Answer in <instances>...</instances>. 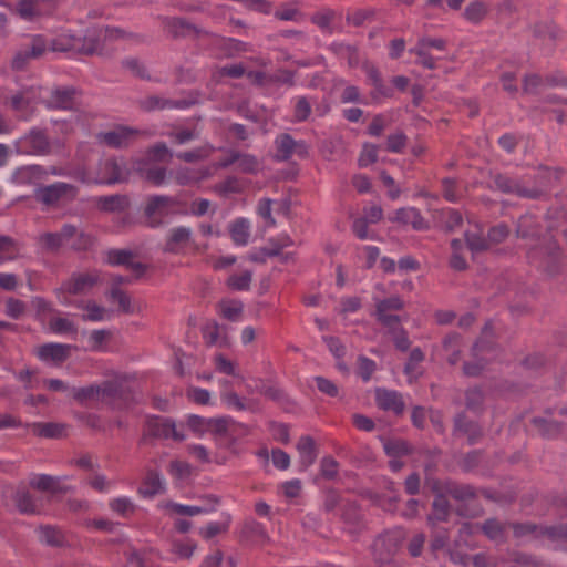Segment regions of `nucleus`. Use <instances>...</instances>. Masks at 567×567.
I'll list each match as a JSON object with an SVG mask.
<instances>
[{
    "mask_svg": "<svg viewBox=\"0 0 567 567\" xmlns=\"http://www.w3.org/2000/svg\"><path fill=\"white\" fill-rule=\"evenodd\" d=\"M526 259L530 266L550 277L559 275L564 266L561 248L551 236L544 237L532 246L526 252Z\"/></svg>",
    "mask_w": 567,
    "mask_h": 567,
    "instance_id": "1",
    "label": "nucleus"
},
{
    "mask_svg": "<svg viewBox=\"0 0 567 567\" xmlns=\"http://www.w3.org/2000/svg\"><path fill=\"white\" fill-rule=\"evenodd\" d=\"M403 539L400 529H386L379 534L371 545L374 563L380 566L390 564L401 548Z\"/></svg>",
    "mask_w": 567,
    "mask_h": 567,
    "instance_id": "2",
    "label": "nucleus"
},
{
    "mask_svg": "<svg viewBox=\"0 0 567 567\" xmlns=\"http://www.w3.org/2000/svg\"><path fill=\"white\" fill-rule=\"evenodd\" d=\"M148 439H172L176 442H183L185 440V434L176 430V423L173 419L151 414L145 417L140 443H143Z\"/></svg>",
    "mask_w": 567,
    "mask_h": 567,
    "instance_id": "3",
    "label": "nucleus"
},
{
    "mask_svg": "<svg viewBox=\"0 0 567 567\" xmlns=\"http://www.w3.org/2000/svg\"><path fill=\"white\" fill-rule=\"evenodd\" d=\"M79 189L76 186L64 183L55 182L51 185H38L34 189V199L47 206L55 207L62 199L69 202L74 200L78 196Z\"/></svg>",
    "mask_w": 567,
    "mask_h": 567,
    "instance_id": "4",
    "label": "nucleus"
},
{
    "mask_svg": "<svg viewBox=\"0 0 567 567\" xmlns=\"http://www.w3.org/2000/svg\"><path fill=\"white\" fill-rule=\"evenodd\" d=\"M493 185L489 188L520 198L539 199L544 193L538 188H527L520 179L503 173H491Z\"/></svg>",
    "mask_w": 567,
    "mask_h": 567,
    "instance_id": "5",
    "label": "nucleus"
},
{
    "mask_svg": "<svg viewBox=\"0 0 567 567\" xmlns=\"http://www.w3.org/2000/svg\"><path fill=\"white\" fill-rule=\"evenodd\" d=\"M130 169L123 158L110 157L97 164L95 184L114 185L128 181Z\"/></svg>",
    "mask_w": 567,
    "mask_h": 567,
    "instance_id": "6",
    "label": "nucleus"
},
{
    "mask_svg": "<svg viewBox=\"0 0 567 567\" xmlns=\"http://www.w3.org/2000/svg\"><path fill=\"white\" fill-rule=\"evenodd\" d=\"M51 142L47 128L32 127L17 143V151L25 155H49Z\"/></svg>",
    "mask_w": 567,
    "mask_h": 567,
    "instance_id": "7",
    "label": "nucleus"
},
{
    "mask_svg": "<svg viewBox=\"0 0 567 567\" xmlns=\"http://www.w3.org/2000/svg\"><path fill=\"white\" fill-rule=\"evenodd\" d=\"M179 200L167 195H152L147 198L143 209L147 226L157 228L163 225V217L167 216L169 208L177 206Z\"/></svg>",
    "mask_w": 567,
    "mask_h": 567,
    "instance_id": "8",
    "label": "nucleus"
},
{
    "mask_svg": "<svg viewBox=\"0 0 567 567\" xmlns=\"http://www.w3.org/2000/svg\"><path fill=\"white\" fill-rule=\"evenodd\" d=\"M100 281V277L96 272H73L70 278L62 281L60 288L55 289L58 297L62 295H86L89 293Z\"/></svg>",
    "mask_w": 567,
    "mask_h": 567,
    "instance_id": "9",
    "label": "nucleus"
},
{
    "mask_svg": "<svg viewBox=\"0 0 567 567\" xmlns=\"http://www.w3.org/2000/svg\"><path fill=\"white\" fill-rule=\"evenodd\" d=\"M452 435L465 436L468 445H475L484 439L485 433L477 421L470 419L465 411H460L453 417Z\"/></svg>",
    "mask_w": 567,
    "mask_h": 567,
    "instance_id": "10",
    "label": "nucleus"
},
{
    "mask_svg": "<svg viewBox=\"0 0 567 567\" xmlns=\"http://www.w3.org/2000/svg\"><path fill=\"white\" fill-rule=\"evenodd\" d=\"M159 19L164 30L174 40L186 38L189 33H194L195 38L214 35L212 32L198 28L183 17H159Z\"/></svg>",
    "mask_w": 567,
    "mask_h": 567,
    "instance_id": "11",
    "label": "nucleus"
},
{
    "mask_svg": "<svg viewBox=\"0 0 567 567\" xmlns=\"http://www.w3.org/2000/svg\"><path fill=\"white\" fill-rule=\"evenodd\" d=\"M79 90L74 86H58L54 87L50 97L44 102L49 110H63L73 111L75 109V97Z\"/></svg>",
    "mask_w": 567,
    "mask_h": 567,
    "instance_id": "12",
    "label": "nucleus"
},
{
    "mask_svg": "<svg viewBox=\"0 0 567 567\" xmlns=\"http://www.w3.org/2000/svg\"><path fill=\"white\" fill-rule=\"evenodd\" d=\"M375 403L380 410L392 412L395 416L403 415L405 410L403 395L395 390L378 388L375 390Z\"/></svg>",
    "mask_w": 567,
    "mask_h": 567,
    "instance_id": "13",
    "label": "nucleus"
},
{
    "mask_svg": "<svg viewBox=\"0 0 567 567\" xmlns=\"http://www.w3.org/2000/svg\"><path fill=\"white\" fill-rule=\"evenodd\" d=\"M63 477L49 474H37L30 481L29 485L33 489L42 493H49L52 496L65 495L73 488L62 483Z\"/></svg>",
    "mask_w": 567,
    "mask_h": 567,
    "instance_id": "14",
    "label": "nucleus"
},
{
    "mask_svg": "<svg viewBox=\"0 0 567 567\" xmlns=\"http://www.w3.org/2000/svg\"><path fill=\"white\" fill-rule=\"evenodd\" d=\"M362 70L365 72L368 83L373 86V90L370 92L372 100L377 101L380 97L391 99L394 96L393 87L384 83L378 66L367 61L362 64Z\"/></svg>",
    "mask_w": 567,
    "mask_h": 567,
    "instance_id": "15",
    "label": "nucleus"
},
{
    "mask_svg": "<svg viewBox=\"0 0 567 567\" xmlns=\"http://www.w3.org/2000/svg\"><path fill=\"white\" fill-rule=\"evenodd\" d=\"M200 501L204 502L203 505L171 503L169 507L178 515L196 516L215 512L217 506L221 503V498L215 494H205L200 496Z\"/></svg>",
    "mask_w": 567,
    "mask_h": 567,
    "instance_id": "16",
    "label": "nucleus"
},
{
    "mask_svg": "<svg viewBox=\"0 0 567 567\" xmlns=\"http://www.w3.org/2000/svg\"><path fill=\"white\" fill-rule=\"evenodd\" d=\"M239 542L244 545H264L269 542V536L265 526L250 517L241 525Z\"/></svg>",
    "mask_w": 567,
    "mask_h": 567,
    "instance_id": "17",
    "label": "nucleus"
},
{
    "mask_svg": "<svg viewBox=\"0 0 567 567\" xmlns=\"http://www.w3.org/2000/svg\"><path fill=\"white\" fill-rule=\"evenodd\" d=\"M270 247H262L257 252L248 255V260L256 264H265L268 257H278L282 249L293 245L292 239L288 235H281L277 238L268 240Z\"/></svg>",
    "mask_w": 567,
    "mask_h": 567,
    "instance_id": "18",
    "label": "nucleus"
},
{
    "mask_svg": "<svg viewBox=\"0 0 567 567\" xmlns=\"http://www.w3.org/2000/svg\"><path fill=\"white\" fill-rule=\"evenodd\" d=\"M72 348L73 346L64 343H44L39 347L37 355L43 362H52L54 365H61L69 359Z\"/></svg>",
    "mask_w": 567,
    "mask_h": 567,
    "instance_id": "19",
    "label": "nucleus"
},
{
    "mask_svg": "<svg viewBox=\"0 0 567 567\" xmlns=\"http://www.w3.org/2000/svg\"><path fill=\"white\" fill-rule=\"evenodd\" d=\"M48 176L47 169L38 164L23 165L12 173V182L17 185H38Z\"/></svg>",
    "mask_w": 567,
    "mask_h": 567,
    "instance_id": "20",
    "label": "nucleus"
},
{
    "mask_svg": "<svg viewBox=\"0 0 567 567\" xmlns=\"http://www.w3.org/2000/svg\"><path fill=\"white\" fill-rule=\"evenodd\" d=\"M192 239V230L185 226L174 227L169 230L163 251L165 254L178 255L184 251Z\"/></svg>",
    "mask_w": 567,
    "mask_h": 567,
    "instance_id": "21",
    "label": "nucleus"
},
{
    "mask_svg": "<svg viewBox=\"0 0 567 567\" xmlns=\"http://www.w3.org/2000/svg\"><path fill=\"white\" fill-rule=\"evenodd\" d=\"M392 223L403 226L411 225L414 230H426L430 228L429 223L422 216L421 212L415 207H402L395 210L394 217L389 218Z\"/></svg>",
    "mask_w": 567,
    "mask_h": 567,
    "instance_id": "22",
    "label": "nucleus"
},
{
    "mask_svg": "<svg viewBox=\"0 0 567 567\" xmlns=\"http://www.w3.org/2000/svg\"><path fill=\"white\" fill-rule=\"evenodd\" d=\"M103 31L100 28H89L83 35H78L79 54L80 55H94L100 54L103 50Z\"/></svg>",
    "mask_w": 567,
    "mask_h": 567,
    "instance_id": "23",
    "label": "nucleus"
},
{
    "mask_svg": "<svg viewBox=\"0 0 567 567\" xmlns=\"http://www.w3.org/2000/svg\"><path fill=\"white\" fill-rule=\"evenodd\" d=\"M297 451L299 453V471H307L317 460L318 449L315 439L310 435H302L297 442Z\"/></svg>",
    "mask_w": 567,
    "mask_h": 567,
    "instance_id": "24",
    "label": "nucleus"
},
{
    "mask_svg": "<svg viewBox=\"0 0 567 567\" xmlns=\"http://www.w3.org/2000/svg\"><path fill=\"white\" fill-rule=\"evenodd\" d=\"M17 511L22 515H39L41 507L34 495L27 488H18L12 496Z\"/></svg>",
    "mask_w": 567,
    "mask_h": 567,
    "instance_id": "25",
    "label": "nucleus"
},
{
    "mask_svg": "<svg viewBox=\"0 0 567 567\" xmlns=\"http://www.w3.org/2000/svg\"><path fill=\"white\" fill-rule=\"evenodd\" d=\"M446 496H451L454 501L464 503L477 498V489L475 486L465 483H458L454 480H445Z\"/></svg>",
    "mask_w": 567,
    "mask_h": 567,
    "instance_id": "26",
    "label": "nucleus"
},
{
    "mask_svg": "<svg viewBox=\"0 0 567 567\" xmlns=\"http://www.w3.org/2000/svg\"><path fill=\"white\" fill-rule=\"evenodd\" d=\"M24 427L31 429L38 437L62 439L65 436V425L55 422H32L27 423Z\"/></svg>",
    "mask_w": 567,
    "mask_h": 567,
    "instance_id": "27",
    "label": "nucleus"
},
{
    "mask_svg": "<svg viewBox=\"0 0 567 567\" xmlns=\"http://www.w3.org/2000/svg\"><path fill=\"white\" fill-rule=\"evenodd\" d=\"M165 487L161 480V474L156 470H148L141 486L137 488L138 495L143 498H153L157 494L164 493Z\"/></svg>",
    "mask_w": 567,
    "mask_h": 567,
    "instance_id": "28",
    "label": "nucleus"
},
{
    "mask_svg": "<svg viewBox=\"0 0 567 567\" xmlns=\"http://www.w3.org/2000/svg\"><path fill=\"white\" fill-rule=\"evenodd\" d=\"M383 450L390 458H401L411 455L414 451L412 444L404 439L380 437Z\"/></svg>",
    "mask_w": 567,
    "mask_h": 567,
    "instance_id": "29",
    "label": "nucleus"
},
{
    "mask_svg": "<svg viewBox=\"0 0 567 567\" xmlns=\"http://www.w3.org/2000/svg\"><path fill=\"white\" fill-rule=\"evenodd\" d=\"M451 514V505L444 495H437L432 503L431 513L427 515V524L431 527L437 526L439 523L449 520Z\"/></svg>",
    "mask_w": 567,
    "mask_h": 567,
    "instance_id": "30",
    "label": "nucleus"
},
{
    "mask_svg": "<svg viewBox=\"0 0 567 567\" xmlns=\"http://www.w3.org/2000/svg\"><path fill=\"white\" fill-rule=\"evenodd\" d=\"M135 134H137L136 130L128 126H118L117 130L104 133L103 142L113 148L127 147L130 138Z\"/></svg>",
    "mask_w": 567,
    "mask_h": 567,
    "instance_id": "31",
    "label": "nucleus"
},
{
    "mask_svg": "<svg viewBox=\"0 0 567 567\" xmlns=\"http://www.w3.org/2000/svg\"><path fill=\"white\" fill-rule=\"evenodd\" d=\"M465 408L477 415L485 412L486 394L482 386L475 385L465 390L464 393Z\"/></svg>",
    "mask_w": 567,
    "mask_h": 567,
    "instance_id": "32",
    "label": "nucleus"
},
{
    "mask_svg": "<svg viewBox=\"0 0 567 567\" xmlns=\"http://www.w3.org/2000/svg\"><path fill=\"white\" fill-rule=\"evenodd\" d=\"M79 43L80 41L76 34L61 33L50 41L49 50L53 52L79 54Z\"/></svg>",
    "mask_w": 567,
    "mask_h": 567,
    "instance_id": "33",
    "label": "nucleus"
},
{
    "mask_svg": "<svg viewBox=\"0 0 567 567\" xmlns=\"http://www.w3.org/2000/svg\"><path fill=\"white\" fill-rule=\"evenodd\" d=\"M340 518L351 528V532L358 529L363 522L360 505L355 501L342 503Z\"/></svg>",
    "mask_w": 567,
    "mask_h": 567,
    "instance_id": "34",
    "label": "nucleus"
},
{
    "mask_svg": "<svg viewBox=\"0 0 567 567\" xmlns=\"http://www.w3.org/2000/svg\"><path fill=\"white\" fill-rule=\"evenodd\" d=\"M530 423L537 429L539 435L547 440L558 437L564 429V424L558 421L547 420L542 416H534Z\"/></svg>",
    "mask_w": 567,
    "mask_h": 567,
    "instance_id": "35",
    "label": "nucleus"
},
{
    "mask_svg": "<svg viewBox=\"0 0 567 567\" xmlns=\"http://www.w3.org/2000/svg\"><path fill=\"white\" fill-rule=\"evenodd\" d=\"M483 534L492 542L497 544H504L506 542V528H508V522L502 523L497 518H487L482 524Z\"/></svg>",
    "mask_w": 567,
    "mask_h": 567,
    "instance_id": "36",
    "label": "nucleus"
},
{
    "mask_svg": "<svg viewBox=\"0 0 567 567\" xmlns=\"http://www.w3.org/2000/svg\"><path fill=\"white\" fill-rule=\"evenodd\" d=\"M297 141L289 133H281L275 140L276 154L274 158L277 162H287L293 155V148Z\"/></svg>",
    "mask_w": 567,
    "mask_h": 567,
    "instance_id": "37",
    "label": "nucleus"
},
{
    "mask_svg": "<svg viewBox=\"0 0 567 567\" xmlns=\"http://www.w3.org/2000/svg\"><path fill=\"white\" fill-rule=\"evenodd\" d=\"M542 230L540 224L536 217L529 214L519 217L516 227V236L523 239L534 238L539 235Z\"/></svg>",
    "mask_w": 567,
    "mask_h": 567,
    "instance_id": "38",
    "label": "nucleus"
},
{
    "mask_svg": "<svg viewBox=\"0 0 567 567\" xmlns=\"http://www.w3.org/2000/svg\"><path fill=\"white\" fill-rule=\"evenodd\" d=\"M233 517L229 513H221L220 522H209L205 527H200L198 534L205 539L209 540L219 534L227 533Z\"/></svg>",
    "mask_w": 567,
    "mask_h": 567,
    "instance_id": "39",
    "label": "nucleus"
},
{
    "mask_svg": "<svg viewBox=\"0 0 567 567\" xmlns=\"http://www.w3.org/2000/svg\"><path fill=\"white\" fill-rule=\"evenodd\" d=\"M138 177L154 187H161L168 181V169L159 165L147 171L138 168Z\"/></svg>",
    "mask_w": 567,
    "mask_h": 567,
    "instance_id": "40",
    "label": "nucleus"
},
{
    "mask_svg": "<svg viewBox=\"0 0 567 567\" xmlns=\"http://www.w3.org/2000/svg\"><path fill=\"white\" fill-rule=\"evenodd\" d=\"M40 539L51 547L61 548L66 545L63 532L51 525L40 526Z\"/></svg>",
    "mask_w": 567,
    "mask_h": 567,
    "instance_id": "41",
    "label": "nucleus"
},
{
    "mask_svg": "<svg viewBox=\"0 0 567 567\" xmlns=\"http://www.w3.org/2000/svg\"><path fill=\"white\" fill-rule=\"evenodd\" d=\"M229 234L237 246H245L249 240V223L246 218L239 217L229 226Z\"/></svg>",
    "mask_w": 567,
    "mask_h": 567,
    "instance_id": "42",
    "label": "nucleus"
},
{
    "mask_svg": "<svg viewBox=\"0 0 567 567\" xmlns=\"http://www.w3.org/2000/svg\"><path fill=\"white\" fill-rule=\"evenodd\" d=\"M127 205V198L124 195L115 194L101 196L97 199V206L102 212L115 213L123 212Z\"/></svg>",
    "mask_w": 567,
    "mask_h": 567,
    "instance_id": "43",
    "label": "nucleus"
},
{
    "mask_svg": "<svg viewBox=\"0 0 567 567\" xmlns=\"http://www.w3.org/2000/svg\"><path fill=\"white\" fill-rule=\"evenodd\" d=\"M41 0H19L14 6L13 13L21 19L32 21L40 17L39 3Z\"/></svg>",
    "mask_w": 567,
    "mask_h": 567,
    "instance_id": "44",
    "label": "nucleus"
},
{
    "mask_svg": "<svg viewBox=\"0 0 567 567\" xmlns=\"http://www.w3.org/2000/svg\"><path fill=\"white\" fill-rule=\"evenodd\" d=\"M488 13L487 4L480 0L470 2L463 12V17L466 21L478 24L481 23Z\"/></svg>",
    "mask_w": 567,
    "mask_h": 567,
    "instance_id": "45",
    "label": "nucleus"
},
{
    "mask_svg": "<svg viewBox=\"0 0 567 567\" xmlns=\"http://www.w3.org/2000/svg\"><path fill=\"white\" fill-rule=\"evenodd\" d=\"M533 35L537 39L548 38L553 43L559 38V28L553 21H539L532 27Z\"/></svg>",
    "mask_w": 567,
    "mask_h": 567,
    "instance_id": "46",
    "label": "nucleus"
},
{
    "mask_svg": "<svg viewBox=\"0 0 567 567\" xmlns=\"http://www.w3.org/2000/svg\"><path fill=\"white\" fill-rule=\"evenodd\" d=\"M547 538L550 542L567 540V524L551 526L539 525L538 539Z\"/></svg>",
    "mask_w": 567,
    "mask_h": 567,
    "instance_id": "47",
    "label": "nucleus"
},
{
    "mask_svg": "<svg viewBox=\"0 0 567 567\" xmlns=\"http://www.w3.org/2000/svg\"><path fill=\"white\" fill-rule=\"evenodd\" d=\"M377 9L374 8H362L357 9L352 13H348L346 17V22L355 28L362 27L367 21L371 22L375 19Z\"/></svg>",
    "mask_w": 567,
    "mask_h": 567,
    "instance_id": "48",
    "label": "nucleus"
},
{
    "mask_svg": "<svg viewBox=\"0 0 567 567\" xmlns=\"http://www.w3.org/2000/svg\"><path fill=\"white\" fill-rule=\"evenodd\" d=\"M252 280V272L245 270L241 274H233L228 277L226 286L233 291H248Z\"/></svg>",
    "mask_w": 567,
    "mask_h": 567,
    "instance_id": "49",
    "label": "nucleus"
},
{
    "mask_svg": "<svg viewBox=\"0 0 567 567\" xmlns=\"http://www.w3.org/2000/svg\"><path fill=\"white\" fill-rule=\"evenodd\" d=\"M123 69L128 70L135 78L152 81L147 68L137 58H125L121 61Z\"/></svg>",
    "mask_w": 567,
    "mask_h": 567,
    "instance_id": "50",
    "label": "nucleus"
},
{
    "mask_svg": "<svg viewBox=\"0 0 567 567\" xmlns=\"http://www.w3.org/2000/svg\"><path fill=\"white\" fill-rule=\"evenodd\" d=\"M339 462L331 455H326L320 460L319 475L326 481H333L339 473Z\"/></svg>",
    "mask_w": 567,
    "mask_h": 567,
    "instance_id": "51",
    "label": "nucleus"
},
{
    "mask_svg": "<svg viewBox=\"0 0 567 567\" xmlns=\"http://www.w3.org/2000/svg\"><path fill=\"white\" fill-rule=\"evenodd\" d=\"M219 308H220V315L225 319H227L231 322H236L239 320V318L243 313L244 305L239 300H230V301L221 300L219 302Z\"/></svg>",
    "mask_w": 567,
    "mask_h": 567,
    "instance_id": "52",
    "label": "nucleus"
},
{
    "mask_svg": "<svg viewBox=\"0 0 567 567\" xmlns=\"http://www.w3.org/2000/svg\"><path fill=\"white\" fill-rule=\"evenodd\" d=\"M508 528L513 529V534L515 538H523L526 536H530L533 539H538L539 525L525 522V523H512L508 522Z\"/></svg>",
    "mask_w": 567,
    "mask_h": 567,
    "instance_id": "53",
    "label": "nucleus"
},
{
    "mask_svg": "<svg viewBox=\"0 0 567 567\" xmlns=\"http://www.w3.org/2000/svg\"><path fill=\"white\" fill-rule=\"evenodd\" d=\"M296 71L279 69L276 72L268 74V83L293 87L296 85Z\"/></svg>",
    "mask_w": 567,
    "mask_h": 567,
    "instance_id": "54",
    "label": "nucleus"
},
{
    "mask_svg": "<svg viewBox=\"0 0 567 567\" xmlns=\"http://www.w3.org/2000/svg\"><path fill=\"white\" fill-rule=\"evenodd\" d=\"M145 155L157 163H168L173 157L171 150L164 142H157L150 146L146 150Z\"/></svg>",
    "mask_w": 567,
    "mask_h": 567,
    "instance_id": "55",
    "label": "nucleus"
},
{
    "mask_svg": "<svg viewBox=\"0 0 567 567\" xmlns=\"http://www.w3.org/2000/svg\"><path fill=\"white\" fill-rule=\"evenodd\" d=\"M135 252L131 249H110L107 251V262L111 266H130Z\"/></svg>",
    "mask_w": 567,
    "mask_h": 567,
    "instance_id": "56",
    "label": "nucleus"
},
{
    "mask_svg": "<svg viewBox=\"0 0 567 567\" xmlns=\"http://www.w3.org/2000/svg\"><path fill=\"white\" fill-rule=\"evenodd\" d=\"M409 53L416 55L417 59L415 63L417 65L423 66L426 70H435L436 69V61L432 56V54L429 52V50L422 48L417 43L409 49Z\"/></svg>",
    "mask_w": 567,
    "mask_h": 567,
    "instance_id": "57",
    "label": "nucleus"
},
{
    "mask_svg": "<svg viewBox=\"0 0 567 567\" xmlns=\"http://www.w3.org/2000/svg\"><path fill=\"white\" fill-rule=\"evenodd\" d=\"M100 396L97 384H90L82 388H73L72 398L80 404H85L89 401L95 400Z\"/></svg>",
    "mask_w": 567,
    "mask_h": 567,
    "instance_id": "58",
    "label": "nucleus"
},
{
    "mask_svg": "<svg viewBox=\"0 0 567 567\" xmlns=\"http://www.w3.org/2000/svg\"><path fill=\"white\" fill-rule=\"evenodd\" d=\"M432 529L430 549L433 553H436L447 546L450 542V533L449 529L439 526L432 527Z\"/></svg>",
    "mask_w": 567,
    "mask_h": 567,
    "instance_id": "59",
    "label": "nucleus"
},
{
    "mask_svg": "<svg viewBox=\"0 0 567 567\" xmlns=\"http://www.w3.org/2000/svg\"><path fill=\"white\" fill-rule=\"evenodd\" d=\"M235 423L236 421L230 416L210 417L208 419V431L214 435L226 436L229 426Z\"/></svg>",
    "mask_w": 567,
    "mask_h": 567,
    "instance_id": "60",
    "label": "nucleus"
},
{
    "mask_svg": "<svg viewBox=\"0 0 567 567\" xmlns=\"http://www.w3.org/2000/svg\"><path fill=\"white\" fill-rule=\"evenodd\" d=\"M18 252L16 240L7 235L0 236V264L11 260Z\"/></svg>",
    "mask_w": 567,
    "mask_h": 567,
    "instance_id": "61",
    "label": "nucleus"
},
{
    "mask_svg": "<svg viewBox=\"0 0 567 567\" xmlns=\"http://www.w3.org/2000/svg\"><path fill=\"white\" fill-rule=\"evenodd\" d=\"M100 395L109 399H121L123 395L122 383L115 380H105L101 384H97Z\"/></svg>",
    "mask_w": 567,
    "mask_h": 567,
    "instance_id": "62",
    "label": "nucleus"
},
{
    "mask_svg": "<svg viewBox=\"0 0 567 567\" xmlns=\"http://www.w3.org/2000/svg\"><path fill=\"white\" fill-rule=\"evenodd\" d=\"M110 508L122 517H128L135 513L136 506L127 497H117L110 502Z\"/></svg>",
    "mask_w": 567,
    "mask_h": 567,
    "instance_id": "63",
    "label": "nucleus"
},
{
    "mask_svg": "<svg viewBox=\"0 0 567 567\" xmlns=\"http://www.w3.org/2000/svg\"><path fill=\"white\" fill-rule=\"evenodd\" d=\"M465 241H466L468 249L473 254L486 251L491 247L488 244V240H487V236L483 237L475 233L467 231L465 234Z\"/></svg>",
    "mask_w": 567,
    "mask_h": 567,
    "instance_id": "64",
    "label": "nucleus"
}]
</instances>
